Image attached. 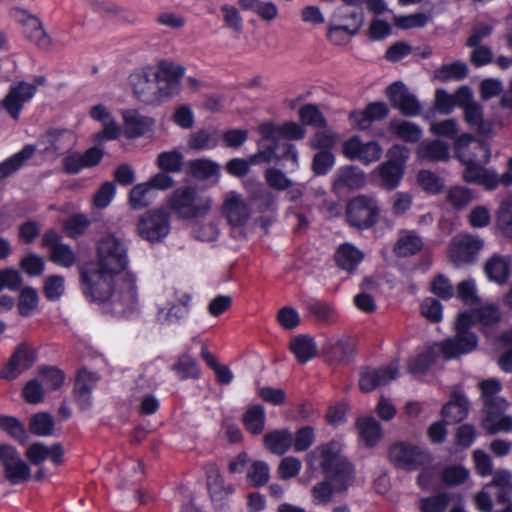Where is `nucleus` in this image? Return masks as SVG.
Wrapping results in <instances>:
<instances>
[{
  "mask_svg": "<svg viewBox=\"0 0 512 512\" xmlns=\"http://www.w3.org/2000/svg\"><path fill=\"white\" fill-rule=\"evenodd\" d=\"M127 252L122 238L107 234L97 243V268L81 272L85 295L117 317L129 316L140 306L137 277L127 270Z\"/></svg>",
  "mask_w": 512,
  "mask_h": 512,
  "instance_id": "f257e3e1",
  "label": "nucleus"
},
{
  "mask_svg": "<svg viewBox=\"0 0 512 512\" xmlns=\"http://www.w3.org/2000/svg\"><path fill=\"white\" fill-rule=\"evenodd\" d=\"M185 68L169 61H161L155 71L143 69L130 75L135 97L146 104H157L177 94Z\"/></svg>",
  "mask_w": 512,
  "mask_h": 512,
  "instance_id": "f03ea898",
  "label": "nucleus"
},
{
  "mask_svg": "<svg viewBox=\"0 0 512 512\" xmlns=\"http://www.w3.org/2000/svg\"><path fill=\"white\" fill-rule=\"evenodd\" d=\"M454 149L465 165L463 179L466 182L479 184L487 190L497 188L496 171L484 167L491 159V149L485 141L464 133L455 139Z\"/></svg>",
  "mask_w": 512,
  "mask_h": 512,
  "instance_id": "7ed1b4c3",
  "label": "nucleus"
},
{
  "mask_svg": "<svg viewBox=\"0 0 512 512\" xmlns=\"http://www.w3.org/2000/svg\"><path fill=\"white\" fill-rule=\"evenodd\" d=\"M471 322L467 314H459L455 323L456 334L454 338L446 339L441 343H434L424 352L411 358L408 364V371L413 375H421L436 362L440 353L446 359L456 358L476 349L478 338L474 333L466 331Z\"/></svg>",
  "mask_w": 512,
  "mask_h": 512,
  "instance_id": "20e7f679",
  "label": "nucleus"
},
{
  "mask_svg": "<svg viewBox=\"0 0 512 512\" xmlns=\"http://www.w3.org/2000/svg\"><path fill=\"white\" fill-rule=\"evenodd\" d=\"M343 445L339 440H332L313 449L306 458L311 470L321 471L334 483L336 490H346L353 479L351 463L342 455Z\"/></svg>",
  "mask_w": 512,
  "mask_h": 512,
  "instance_id": "39448f33",
  "label": "nucleus"
},
{
  "mask_svg": "<svg viewBox=\"0 0 512 512\" xmlns=\"http://www.w3.org/2000/svg\"><path fill=\"white\" fill-rule=\"evenodd\" d=\"M167 205L179 218H200L211 210L212 199L196 187L182 186L171 193Z\"/></svg>",
  "mask_w": 512,
  "mask_h": 512,
  "instance_id": "423d86ee",
  "label": "nucleus"
},
{
  "mask_svg": "<svg viewBox=\"0 0 512 512\" xmlns=\"http://www.w3.org/2000/svg\"><path fill=\"white\" fill-rule=\"evenodd\" d=\"M388 457L396 468L406 471L426 468L433 462V457L427 449L405 441L392 444Z\"/></svg>",
  "mask_w": 512,
  "mask_h": 512,
  "instance_id": "0eeeda50",
  "label": "nucleus"
},
{
  "mask_svg": "<svg viewBox=\"0 0 512 512\" xmlns=\"http://www.w3.org/2000/svg\"><path fill=\"white\" fill-rule=\"evenodd\" d=\"M379 214L378 200L371 195H357L351 198L346 206L348 223L358 229L372 227L378 221Z\"/></svg>",
  "mask_w": 512,
  "mask_h": 512,
  "instance_id": "6e6552de",
  "label": "nucleus"
},
{
  "mask_svg": "<svg viewBox=\"0 0 512 512\" xmlns=\"http://www.w3.org/2000/svg\"><path fill=\"white\" fill-rule=\"evenodd\" d=\"M492 489L496 490L497 501L499 503L504 504L507 501H512V474L507 470L497 471L493 476L492 482L485 485L484 488L475 495L474 503L479 511H492Z\"/></svg>",
  "mask_w": 512,
  "mask_h": 512,
  "instance_id": "1a4fd4ad",
  "label": "nucleus"
},
{
  "mask_svg": "<svg viewBox=\"0 0 512 512\" xmlns=\"http://www.w3.org/2000/svg\"><path fill=\"white\" fill-rule=\"evenodd\" d=\"M170 231V214L163 208L145 212L137 222L138 235L151 243L161 242Z\"/></svg>",
  "mask_w": 512,
  "mask_h": 512,
  "instance_id": "9d476101",
  "label": "nucleus"
},
{
  "mask_svg": "<svg viewBox=\"0 0 512 512\" xmlns=\"http://www.w3.org/2000/svg\"><path fill=\"white\" fill-rule=\"evenodd\" d=\"M44 82V77H37L33 83L20 81L12 84L7 95L1 101V106L13 120L17 121L24 105L33 99L38 87Z\"/></svg>",
  "mask_w": 512,
  "mask_h": 512,
  "instance_id": "9b49d317",
  "label": "nucleus"
},
{
  "mask_svg": "<svg viewBox=\"0 0 512 512\" xmlns=\"http://www.w3.org/2000/svg\"><path fill=\"white\" fill-rule=\"evenodd\" d=\"M192 298L185 292H175L172 300L158 308L156 321L166 327L182 325L189 317Z\"/></svg>",
  "mask_w": 512,
  "mask_h": 512,
  "instance_id": "f8f14e48",
  "label": "nucleus"
},
{
  "mask_svg": "<svg viewBox=\"0 0 512 512\" xmlns=\"http://www.w3.org/2000/svg\"><path fill=\"white\" fill-rule=\"evenodd\" d=\"M458 104L464 110L465 122L478 133L490 135L493 132V123L483 118V107L470 101L472 93L468 87H462L457 92Z\"/></svg>",
  "mask_w": 512,
  "mask_h": 512,
  "instance_id": "ddd939ff",
  "label": "nucleus"
},
{
  "mask_svg": "<svg viewBox=\"0 0 512 512\" xmlns=\"http://www.w3.org/2000/svg\"><path fill=\"white\" fill-rule=\"evenodd\" d=\"M483 246L484 242L478 236L460 234L452 239L448 255L456 266L469 264L476 260Z\"/></svg>",
  "mask_w": 512,
  "mask_h": 512,
  "instance_id": "4468645a",
  "label": "nucleus"
},
{
  "mask_svg": "<svg viewBox=\"0 0 512 512\" xmlns=\"http://www.w3.org/2000/svg\"><path fill=\"white\" fill-rule=\"evenodd\" d=\"M221 213L229 225L241 227L248 222L251 216V207L242 194L228 191L223 196Z\"/></svg>",
  "mask_w": 512,
  "mask_h": 512,
  "instance_id": "2eb2a0df",
  "label": "nucleus"
},
{
  "mask_svg": "<svg viewBox=\"0 0 512 512\" xmlns=\"http://www.w3.org/2000/svg\"><path fill=\"white\" fill-rule=\"evenodd\" d=\"M0 461L7 480L12 484L26 482L30 478V468L20 457L19 452L10 445L0 446Z\"/></svg>",
  "mask_w": 512,
  "mask_h": 512,
  "instance_id": "dca6fc26",
  "label": "nucleus"
},
{
  "mask_svg": "<svg viewBox=\"0 0 512 512\" xmlns=\"http://www.w3.org/2000/svg\"><path fill=\"white\" fill-rule=\"evenodd\" d=\"M342 151L346 158L359 160L365 165L377 162L382 155V148L377 142H363L358 136L346 140Z\"/></svg>",
  "mask_w": 512,
  "mask_h": 512,
  "instance_id": "f3484780",
  "label": "nucleus"
},
{
  "mask_svg": "<svg viewBox=\"0 0 512 512\" xmlns=\"http://www.w3.org/2000/svg\"><path fill=\"white\" fill-rule=\"evenodd\" d=\"M506 400H498L490 407L483 408L482 426L489 434L512 431V416L505 414L508 408Z\"/></svg>",
  "mask_w": 512,
  "mask_h": 512,
  "instance_id": "a211bd4d",
  "label": "nucleus"
},
{
  "mask_svg": "<svg viewBox=\"0 0 512 512\" xmlns=\"http://www.w3.org/2000/svg\"><path fill=\"white\" fill-rule=\"evenodd\" d=\"M42 245L50 252V260L64 268L72 267L77 257L69 245L60 242L59 235L53 231H47L42 238Z\"/></svg>",
  "mask_w": 512,
  "mask_h": 512,
  "instance_id": "6ab92c4d",
  "label": "nucleus"
},
{
  "mask_svg": "<svg viewBox=\"0 0 512 512\" xmlns=\"http://www.w3.org/2000/svg\"><path fill=\"white\" fill-rule=\"evenodd\" d=\"M386 93L393 107L399 109L402 114L416 116L420 113L421 105L419 101L403 83L395 82L391 84Z\"/></svg>",
  "mask_w": 512,
  "mask_h": 512,
  "instance_id": "aec40b11",
  "label": "nucleus"
},
{
  "mask_svg": "<svg viewBox=\"0 0 512 512\" xmlns=\"http://www.w3.org/2000/svg\"><path fill=\"white\" fill-rule=\"evenodd\" d=\"M258 132L264 141L299 140L306 134L305 129L296 122H288L280 126L266 122L258 126Z\"/></svg>",
  "mask_w": 512,
  "mask_h": 512,
  "instance_id": "412c9836",
  "label": "nucleus"
},
{
  "mask_svg": "<svg viewBox=\"0 0 512 512\" xmlns=\"http://www.w3.org/2000/svg\"><path fill=\"white\" fill-rule=\"evenodd\" d=\"M35 361V354L32 348L21 343L17 346L9 362L0 372L2 379H15L22 371L30 368Z\"/></svg>",
  "mask_w": 512,
  "mask_h": 512,
  "instance_id": "4be33fe9",
  "label": "nucleus"
},
{
  "mask_svg": "<svg viewBox=\"0 0 512 512\" xmlns=\"http://www.w3.org/2000/svg\"><path fill=\"white\" fill-rule=\"evenodd\" d=\"M399 375V365L391 363L379 369H367L361 374L359 385L362 391L370 392L378 387L387 385Z\"/></svg>",
  "mask_w": 512,
  "mask_h": 512,
  "instance_id": "5701e85b",
  "label": "nucleus"
},
{
  "mask_svg": "<svg viewBox=\"0 0 512 512\" xmlns=\"http://www.w3.org/2000/svg\"><path fill=\"white\" fill-rule=\"evenodd\" d=\"M259 148L262 153H269V163L273 160L276 161H290V171H295L299 168L298 152L295 145L286 141H259Z\"/></svg>",
  "mask_w": 512,
  "mask_h": 512,
  "instance_id": "b1692460",
  "label": "nucleus"
},
{
  "mask_svg": "<svg viewBox=\"0 0 512 512\" xmlns=\"http://www.w3.org/2000/svg\"><path fill=\"white\" fill-rule=\"evenodd\" d=\"M76 143L75 134L68 129H53L43 135L39 144L47 154L59 155Z\"/></svg>",
  "mask_w": 512,
  "mask_h": 512,
  "instance_id": "393cba45",
  "label": "nucleus"
},
{
  "mask_svg": "<svg viewBox=\"0 0 512 512\" xmlns=\"http://www.w3.org/2000/svg\"><path fill=\"white\" fill-rule=\"evenodd\" d=\"M366 184L365 173L357 166L340 167L333 179L332 189L339 193L343 188L360 189Z\"/></svg>",
  "mask_w": 512,
  "mask_h": 512,
  "instance_id": "a878e982",
  "label": "nucleus"
},
{
  "mask_svg": "<svg viewBox=\"0 0 512 512\" xmlns=\"http://www.w3.org/2000/svg\"><path fill=\"white\" fill-rule=\"evenodd\" d=\"M90 116L103 125V129L94 136L96 142L101 143L107 140H114L119 136L120 127L104 105L98 104L93 106L90 110Z\"/></svg>",
  "mask_w": 512,
  "mask_h": 512,
  "instance_id": "bb28decb",
  "label": "nucleus"
},
{
  "mask_svg": "<svg viewBox=\"0 0 512 512\" xmlns=\"http://www.w3.org/2000/svg\"><path fill=\"white\" fill-rule=\"evenodd\" d=\"M98 380L99 375L97 373L88 371L87 369H81L78 372L75 381L74 394L81 409L85 410L90 408L92 404V390Z\"/></svg>",
  "mask_w": 512,
  "mask_h": 512,
  "instance_id": "cd10ccee",
  "label": "nucleus"
},
{
  "mask_svg": "<svg viewBox=\"0 0 512 512\" xmlns=\"http://www.w3.org/2000/svg\"><path fill=\"white\" fill-rule=\"evenodd\" d=\"M205 471L207 487L213 502L223 501L234 492L231 484H225L220 470L215 463H208Z\"/></svg>",
  "mask_w": 512,
  "mask_h": 512,
  "instance_id": "c85d7f7f",
  "label": "nucleus"
},
{
  "mask_svg": "<svg viewBox=\"0 0 512 512\" xmlns=\"http://www.w3.org/2000/svg\"><path fill=\"white\" fill-rule=\"evenodd\" d=\"M363 13L350 6L338 7L331 16V22L341 25L349 35L356 34L363 24Z\"/></svg>",
  "mask_w": 512,
  "mask_h": 512,
  "instance_id": "c756f323",
  "label": "nucleus"
},
{
  "mask_svg": "<svg viewBox=\"0 0 512 512\" xmlns=\"http://www.w3.org/2000/svg\"><path fill=\"white\" fill-rule=\"evenodd\" d=\"M416 153L422 161H447L450 158V146L439 139L424 140L418 145Z\"/></svg>",
  "mask_w": 512,
  "mask_h": 512,
  "instance_id": "7c9ffc66",
  "label": "nucleus"
},
{
  "mask_svg": "<svg viewBox=\"0 0 512 512\" xmlns=\"http://www.w3.org/2000/svg\"><path fill=\"white\" fill-rule=\"evenodd\" d=\"M26 457L35 465L41 464L46 459H50L55 465H59L63 460V449L59 444L48 447L42 443H34L28 447Z\"/></svg>",
  "mask_w": 512,
  "mask_h": 512,
  "instance_id": "2f4dec72",
  "label": "nucleus"
},
{
  "mask_svg": "<svg viewBox=\"0 0 512 512\" xmlns=\"http://www.w3.org/2000/svg\"><path fill=\"white\" fill-rule=\"evenodd\" d=\"M363 258V252L350 243L340 245L335 252L337 266L348 273L354 272Z\"/></svg>",
  "mask_w": 512,
  "mask_h": 512,
  "instance_id": "473e14b6",
  "label": "nucleus"
},
{
  "mask_svg": "<svg viewBox=\"0 0 512 512\" xmlns=\"http://www.w3.org/2000/svg\"><path fill=\"white\" fill-rule=\"evenodd\" d=\"M468 409L467 398L459 392H454L451 400L443 406L441 415L446 423H457L466 418Z\"/></svg>",
  "mask_w": 512,
  "mask_h": 512,
  "instance_id": "72a5a7b5",
  "label": "nucleus"
},
{
  "mask_svg": "<svg viewBox=\"0 0 512 512\" xmlns=\"http://www.w3.org/2000/svg\"><path fill=\"white\" fill-rule=\"evenodd\" d=\"M356 427L360 440L368 447L375 446L383 437L380 423L372 416L358 418Z\"/></svg>",
  "mask_w": 512,
  "mask_h": 512,
  "instance_id": "f704fd0d",
  "label": "nucleus"
},
{
  "mask_svg": "<svg viewBox=\"0 0 512 512\" xmlns=\"http://www.w3.org/2000/svg\"><path fill=\"white\" fill-rule=\"evenodd\" d=\"M461 314H467L471 317V322L466 328L468 333H471L469 328L475 323H478L483 332L487 333V328L498 323L501 319L499 308L494 304L482 306L471 313L462 312Z\"/></svg>",
  "mask_w": 512,
  "mask_h": 512,
  "instance_id": "c9c22d12",
  "label": "nucleus"
},
{
  "mask_svg": "<svg viewBox=\"0 0 512 512\" xmlns=\"http://www.w3.org/2000/svg\"><path fill=\"white\" fill-rule=\"evenodd\" d=\"M484 271L490 281L504 284L510 275V260L495 254L486 261Z\"/></svg>",
  "mask_w": 512,
  "mask_h": 512,
  "instance_id": "e433bc0d",
  "label": "nucleus"
},
{
  "mask_svg": "<svg viewBox=\"0 0 512 512\" xmlns=\"http://www.w3.org/2000/svg\"><path fill=\"white\" fill-rule=\"evenodd\" d=\"M35 151L34 145L27 144L20 151L2 161L0 163V180L17 172L34 155Z\"/></svg>",
  "mask_w": 512,
  "mask_h": 512,
  "instance_id": "4c0bfd02",
  "label": "nucleus"
},
{
  "mask_svg": "<svg viewBox=\"0 0 512 512\" xmlns=\"http://www.w3.org/2000/svg\"><path fill=\"white\" fill-rule=\"evenodd\" d=\"M270 154L262 153L261 149L249 159L234 158L227 162L226 171L235 177H243L248 174L251 165L269 163Z\"/></svg>",
  "mask_w": 512,
  "mask_h": 512,
  "instance_id": "58836bf2",
  "label": "nucleus"
},
{
  "mask_svg": "<svg viewBox=\"0 0 512 512\" xmlns=\"http://www.w3.org/2000/svg\"><path fill=\"white\" fill-rule=\"evenodd\" d=\"M293 435L287 429L274 430L265 434L264 445L276 455L285 454L292 447Z\"/></svg>",
  "mask_w": 512,
  "mask_h": 512,
  "instance_id": "ea45409f",
  "label": "nucleus"
},
{
  "mask_svg": "<svg viewBox=\"0 0 512 512\" xmlns=\"http://www.w3.org/2000/svg\"><path fill=\"white\" fill-rule=\"evenodd\" d=\"M154 121L136 111H127L124 114L125 134L128 138H135L144 135L151 130Z\"/></svg>",
  "mask_w": 512,
  "mask_h": 512,
  "instance_id": "a19ab883",
  "label": "nucleus"
},
{
  "mask_svg": "<svg viewBox=\"0 0 512 512\" xmlns=\"http://www.w3.org/2000/svg\"><path fill=\"white\" fill-rule=\"evenodd\" d=\"M290 349L300 363H306L317 354V346L309 335H298L291 339Z\"/></svg>",
  "mask_w": 512,
  "mask_h": 512,
  "instance_id": "79ce46f5",
  "label": "nucleus"
},
{
  "mask_svg": "<svg viewBox=\"0 0 512 512\" xmlns=\"http://www.w3.org/2000/svg\"><path fill=\"white\" fill-rule=\"evenodd\" d=\"M422 246L421 237L414 231H403L394 246V252L397 256L407 257L419 252Z\"/></svg>",
  "mask_w": 512,
  "mask_h": 512,
  "instance_id": "37998d69",
  "label": "nucleus"
},
{
  "mask_svg": "<svg viewBox=\"0 0 512 512\" xmlns=\"http://www.w3.org/2000/svg\"><path fill=\"white\" fill-rule=\"evenodd\" d=\"M188 169L193 177L200 180H208L211 178L218 180L220 176L219 164L207 158L190 161L188 163Z\"/></svg>",
  "mask_w": 512,
  "mask_h": 512,
  "instance_id": "c03bdc74",
  "label": "nucleus"
},
{
  "mask_svg": "<svg viewBox=\"0 0 512 512\" xmlns=\"http://www.w3.org/2000/svg\"><path fill=\"white\" fill-rule=\"evenodd\" d=\"M265 420V410L259 405L248 408L242 418L245 429L254 435H258L263 432Z\"/></svg>",
  "mask_w": 512,
  "mask_h": 512,
  "instance_id": "a18cd8bd",
  "label": "nucleus"
},
{
  "mask_svg": "<svg viewBox=\"0 0 512 512\" xmlns=\"http://www.w3.org/2000/svg\"><path fill=\"white\" fill-rule=\"evenodd\" d=\"M379 175L383 182V185L388 190L396 188L404 174V168L393 161H387L379 166Z\"/></svg>",
  "mask_w": 512,
  "mask_h": 512,
  "instance_id": "49530a36",
  "label": "nucleus"
},
{
  "mask_svg": "<svg viewBox=\"0 0 512 512\" xmlns=\"http://www.w3.org/2000/svg\"><path fill=\"white\" fill-rule=\"evenodd\" d=\"M156 197V192L148 182L135 185L129 194L130 204L134 209L148 206Z\"/></svg>",
  "mask_w": 512,
  "mask_h": 512,
  "instance_id": "de8ad7c7",
  "label": "nucleus"
},
{
  "mask_svg": "<svg viewBox=\"0 0 512 512\" xmlns=\"http://www.w3.org/2000/svg\"><path fill=\"white\" fill-rule=\"evenodd\" d=\"M469 476L470 472L465 466L452 464L442 469L441 481L446 486L455 487L465 483Z\"/></svg>",
  "mask_w": 512,
  "mask_h": 512,
  "instance_id": "09e8293b",
  "label": "nucleus"
},
{
  "mask_svg": "<svg viewBox=\"0 0 512 512\" xmlns=\"http://www.w3.org/2000/svg\"><path fill=\"white\" fill-rule=\"evenodd\" d=\"M188 145L193 150H210L218 145V137L214 131L199 130L190 136Z\"/></svg>",
  "mask_w": 512,
  "mask_h": 512,
  "instance_id": "8fccbe9b",
  "label": "nucleus"
},
{
  "mask_svg": "<svg viewBox=\"0 0 512 512\" xmlns=\"http://www.w3.org/2000/svg\"><path fill=\"white\" fill-rule=\"evenodd\" d=\"M172 370L181 380L198 378L200 375L195 359L188 354L180 356L177 362L172 366Z\"/></svg>",
  "mask_w": 512,
  "mask_h": 512,
  "instance_id": "3c124183",
  "label": "nucleus"
},
{
  "mask_svg": "<svg viewBox=\"0 0 512 512\" xmlns=\"http://www.w3.org/2000/svg\"><path fill=\"white\" fill-rule=\"evenodd\" d=\"M391 127L393 132L406 142H417L422 137V129L409 121H393Z\"/></svg>",
  "mask_w": 512,
  "mask_h": 512,
  "instance_id": "603ef678",
  "label": "nucleus"
},
{
  "mask_svg": "<svg viewBox=\"0 0 512 512\" xmlns=\"http://www.w3.org/2000/svg\"><path fill=\"white\" fill-rule=\"evenodd\" d=\"M467 73V65L462 61H456L437 69L435 71V78L440 81L461 80L466 77Z\"/></svg>",
  "mask_w": 512,
  "mask_h": 512,
  "instance_id": "864d4df0",
  "label": "nucleus"
},
{
  "mask_svg": "<svg viewBox=\"0 0 512 512\" xmlns=\"http://www.w3.org/2000/svg\"><path fill=\"white\" fill-rule=\"evenodd\" d=\"M54 419L48 413H37L29 422V430L37 436H49L53 433Z\"/></svg>",
  "mask_w": 512,
  "mask_h": 512,
  "instance_id": "5fc2aeb1",
  "label": "nucleus"
},
{
  "mask_svg": "<svg viewBox=\"0 0 512 512\" xmlns=\"http://www.w3.org/2000/svg\"><path fill=\"white\" fill-rule=\"evenodd\" d=\"M481 391V398L483 400V408L490 407L498 402V400H505L499 396L502 386L499 381L495 379L484 380L479 383Z\"/></svg>",
  "mask_w": 512,
  "mask_h": 512,
  "instance_id": "6e6d98bb",
  "label": "nucleus"
},
{
  "mask_svg": "<svg viewBox=\"0 0 512 512\" xmlns=\"http://www.w3.org/2000/svg\"><path fill=\"white\" fill-rule=\"evenodd\" d=\"M472 200L471 190L464 186H453L447 190L446 201L457 210L467 207Z\"/></svg>",
  "mask_w": 512,
  "mask_h": 512,
  "instance_id": "4d7b16f0",
  "label": "nucleus"
},
{
  "mask_svg": "<svg viewBox=\"0 0 512 512\" xmlns=\"http://www.w3.org/2000/svg\"><path fill=\"white\" fill-rule=\"evenodd\" d=\"M310 313L324 324H333L337 320L336 308L324 301H314L309 305Z\"/></svg>",
  "mask_w": 512,
  "mask_h": 512,
  "instance_id": "13d9d810",
  "label": "nucleus"
},
{
  "mask_svg": "<svg viewBox=\"0 0 512 512\" xmlns=\"http://www.w3.org/2000/svg\"><path fill=\"white\" fill-rule=\"evenodd\" d=\"M26 36L41 48H47L50 45V38L46 34L43 24L38 17L30 19L29 24L24 27Z\"/></svg>",
  "mask_w": 512,
  "mask_h": 512,
  "instance_id": "bf43d9fd",
  "label": "nucleus"
},
{
  "mask_svg": "<svg viewBox=\"0 0 512 512\" xmlns=\"http://www.w3.org/2000/svg\"><path fill=\"white\" fill-rule=\"evenodd\" d=\"M266 184L273 190L284 191L292 187V180L286 174L275 167H269L264 172Z\"/></svg>",
  "mask_w": 512,
  "mask_h": 512,
  "instance_id": "052dcab7",
  "label": "nucleus"
},
{
  "mask_svg": "<svg viewBox=\"0 0 512 512\" xmlns=\"http://www.w3.org/2000/svg\"><path fill=\"white\" fill-rule=\"evenodd\" d=\"M45 297L50 301L59 300L65 292V279L60 275H51L45 279L43 287Z\"/></svg>",
  "mask_w": 512,
  "mask_h": 512,
  "instance_id": "680f3d73",
  "label": "nucleus"
},
{
  "mask_svg": "<svg viewBox=\"0 0 512 512\" xmlns=\"http://www.w3.org/2000/svg\"><path fill=\"white\" fill-rule=\"evenodd\" d=\"M0 428L21 443L27 440V434L23 424L14 417L0 415Z\"/></svg>",
  "mask_w": 512,
  "mask_h": 512,
  "instance_id": "e2e57ef3",
  "label": "nucleus"
},
{
  "mask_svg": "<svg viewBox=\"0 0 512 512\" xmlns=\"http://www.w3.org/2000/svg\"><path fill=\"white\" fill-rule=\"evenodd\" d=\"M339 491L335 489L331 479L317 483L311 491L313 503L315 505H326L331 501L333 493Z\"/></svg>",
  "mask_w": 512,
  "mask_h": 512,
  "instance_id": "0e129e2a",
  "label": "nucleus"
},
{
  "mask_svg": "<svg viewBox=\"0 0 512 512\" xmlns=\"http://www.w3.org/2000/svg\"><path fill=\"white\" fill-rule=\"evenodd\" d=\"M38 305V294L31 287L24 288L19 297L18 310L24 316H30Z\"/></svg>",
  "mask_w": 512,
  "mask_h": 512,
  "instance_id": "69168bd1",
  "label": "nucleus"
},
{
  "mask_svg": "<svg viewBox=\"0 0 512 512\" xmlns=\"http://www.w3.org/2000/svg\"><path fill=\"white\" fill-rule=\"evenodd\" d=\"M449 502L450 495L447 493H441L421 499L419 507L422 512H444Z\"/></svg>",
  "mask_w": 512,
  "mask_h": 512,
  "instance_id": "338daca9",
  "label": "nucleus"
},
{
  "mask_svg": "<svg viewBox=\"0 0 512 512\" xmlns=\"http://www.w3.org/2000/svg\"><path fill=\"white\" fill-rule=\"evenodd\" d=\"M498 225L505 235L512 238V196L507 197L500 205Z\"/></svg>",
  "mask_w": 512,
  "mask_h": 512,
  "instance_id": "774afa93",
  "label": "nucleus"
}]
</instances>
